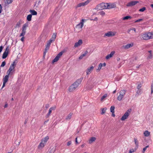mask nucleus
<instances>
[{"label":"nucleus","mask_w":153,"mask_h":153,"mask_svg":"<svg viewBox=\"0 0 153 153\" xmlns=\"http://www.w3.org/2000/svg\"><path fill=\"white\" fill-rule=\"evenodd\" d=\"M28 26V24L27 23H25L23 25L22 27V33L20 34L19 36H22L21 39V40L23 42L24 41V36L26 32V27Z\"/></svg>","instance_id":"obj_1"},{"label":"nucleus","mask_w":153,"mask_h":153,"mask_svg":"<svg viewBox=\"0 0 153 153\" xmlns=\"http://www.w3.org/2000/svg\"><path fill=\"white\" fill-rule=\"evenodd\" d=\"M16 64L15 61H14L10 66L9 70L7 72V74L10 75V74H12L15 71L14 69L16 66Z\"/></svg>","instance_id":"obj_2"},{"label":"nucleus","mask_w":153,"mask_h":153,"mask_svg":"<svg viewBox=\"0 0 153 153\" xmlns=\"http://www.w3.org/2000/svg\"><path fill=\"white\" fill-rule=\"evenodd\" d=\"M105 4L106 3H104L99 4L97 5L95 9L98 10L106 9V5Z\"/></svg>","instance_id":"obj_3"},{"label":"nucleus","mask_w":153,"mask_h":153,"mask_svg":"<svg viewBox=\"0 0 153 153\" xmlns=\"http://www.w3.org/2000/svg\"><path fill=\"white\" fill-rule=\"evenodd\" d=\"M131 111V109L128 110L121 118V120L124 121L127 119Z\"/></svg>","instance_id":"obj_4"},{"label":"nucleus","mask_w":153,"mask_h":153,"mask_svg":"<svg viewBox=\"0 0 153 153\" xmlns=\"http://www.w3.org/2000/svg\"><path fill=\"white\" fill-rule=\"evenodd\" d=\"M126 93V91L125 90H122L119 92V95L117 97L118 100L120 101L123 98L124 95Z\"/></svg>","instance_id":"obj_5"},{"label":"nucleus","mask_w":153,"mask_h":153,"mask_svg":"<svg viewBox=\"0 0 153 153\" xmlns=\"http://www.w3.org/2000/svg\"><path fill=\"white\" fill-rule=\"evenodd\" d=\"M106 9L114 8L116 7L115 3H106Z\"/></svg>","instance_id":"obj_6"},{"label":"nucleus","mask_w":153,"mask_h":153,"mask_svg":"<svg viewBox=\"0 0 153 153\" xmlns=\"http://www.w3.org/2000/svg\"><path fill=\"white\" fill-rule=\"evenodd\" d=\"M91 0H87L86 1L84 2H82L79 3L75 7L76 9L82 6H84L87 5Z\"/></svg>","instance_id":"obj_7"},{"label":"nucleus","mask_w":153,"mask_h":153,"mask_svg":"<svg viewBox=\"0 0 153 153\" xmlns=\"http://www.w3.org/2000/svg\"><path fill=\"white\" fill-rule=\"evenodd\" d=\"M82 78H80L77 79L73 84H72L75 87L76 89L79 86V85L81 83L82 80Z\"/></svg>","instance_id":"obj_8"},{"label":"nucleus","mask_w":153,"mask_h":153,"mask_svg":"<svg viewBox=\"0 0 153 153\" xmlns=\"http://www.w3.org/2000/svg\"><path fill=\"white\" fill-rule=\"evenodd\" d=\"M116 33V32L115 31H110L108 32L107 33H105V34L104 36H107L108 37L110 36H115Z\"/></svg>","instance_id":"obj_9"},{"label":"nucleus","mask_w":153,"mask_h":153,"mask_svg":"<svg viewBox=\"0 0 153 153\" xmlns=\"http://www.w3.org/2000/svg\"><path fill=\"white\" fill-rule=\"evenodd\" d=\"M138 1H132L126 4L127 7H132L139 3Z\"/></svg>","instance_id":"obj_10"},{"label":"nucleus","mask_w":153,"mask_h":153,"mask_svg":"<svg viewBox=\"0 0 153 153\" xmlns=\"http://www.w3.org/2000/svg\"><path fill=\"white\" fill-rule=\"evenodd\" d=\"M85 20L84 19H82L81 21L76 25V27L79 29H82L84 25Z\"/></svg>","instance_id":"obj_11"},{"label":"nucleus","mask_w":153,"mask_h":153,"mask_svg":"<svg viewBox=\"0 0 153 153\" xmlns=\"http://www.w3.org/2000/svg\"><path fill=\"white\" fill-rule=\"evenodd\" d=\"M9 49L8 47H7L6 49L5 52H4L2 55V58L3 59H5L7 56Z\"/></svg>","instance_id":"obj_12"},{"label":"nucleus","mask_w":153,"mask_h":153,"mask_svg":"<svg viewBox=\"0 0 153 153\" xmlns=\"http://www.w3.org/2000/svg\"><path fill=\"white\" fill-rule=\"evenodd\" d=\"M148 53L147 54V59H152L153 58V55L152 53V51L151 50L149 51H148Z\"/></svg>","instance_id":"obj_13"},{"label":"nucleus","mask_w":153,"mask_h":153,"mask_svg":"<svg viewBox=\"0 0 153 153\" xmlns=\"http://www.w3.org/2000/svg\"><path fill=\"white\" fill-rule=\"evenodd\" d=\"M149 33L143 34L142 36L143 39L145 40H148L150 39Z\"/></svg>","instance_id":"obj_14"},{"label":"nucleus","mask_w":153,"mask_h":153,"mask_svg":"<svg viewBox=\"0 0 153 153\" xmlns=\"http://www.w3.org/2000/svg\"><path fill=\"white\" fill-rule=\"evenodd\" d=\"M133 45V44L132 43L130 44H127L125 45H123V47L125 49H128L132 47Z\"/></svg>","instance_id":"obj_15"},{"label":"nucleus","mask_w":153,"mask_h":153,"mask_svg":"<svg viewBox=\"0 0 153 153\" xmlns=\"http://www.w3.org/2000/svg\"><path fill=\"white\" fill-rule=\"evenodd\" d=\"M82 43V40L81 39H79V40L77 42H76L75 43L74 47H77L81 45Z\"/></svg>","instance_id":"obj_16"},{"label":"nucleus","mask_w":153,"mask_h":153,"mask_svg":"<svg viewBox=\"0 0 153 153\" xmlns=\"http://www.w3.org/2000/svg\"><path fill=\"white\" fill-rule=\"evenodd\" d=\"M115 52L114 51H112L111 52L110 54L108 55L105 57V58L107 59H108L112 57L114 54L115 53Z\"/></svg>","instance_id":"obj_17"},{"label":"nucleus","mask_w":153,"mask_h":153,"mask_svg":"<svg viewBox=\"0 0 153 153\" xmlns=\"http://www.w3.org/2000/svg\"><path fill=\"white\" fill-rule=\"evenodd\" d=\"M94 68V67L93 66H91L90 67L88 68L87 70V74H90L91 72L93 70Z\"/></svg>","instance_id":"obj_18"},{"label":"nucleus","mask_w":153,"mask_h":153,"mask_svg":"<svg viewBox=\"0 0 153 153\" xmlns=\"http://www.w3.org/2000/svg\"><path fill=\"white\" fill-rule=\"evenodd\" d=\"M105 66L106 63H100L99 65L98 68L97 69V71L99 70V71H100L102 66L105 67Z\"/></svg>","instance_id":"obj_19"},{"label":"nucleus","mask_w":153,"mask_h":153,"mask_svg":"<svg viewBox=\"0 0 153 153\" xmlns=\"http://www.w3.org/2000/svg\"><path fill=\"white\" fill-rule=\"evenodd\" d=\"M49 139V137L46 136V137H45L44 138H42L41 140V141L44 143H45V144H46V142H47Z\"/></svg>","instance_id":"obj_20"},{"label":"nucleus","mask_w":153,"mask_h":153,"mask_svg":"<svg viewBox=\"0 0 153 153\" xmlns=\"http://www.w3.org/2000/svg\"><path fill=\"white\" fill-rule=\"evenodd\" d=\"M56 108V106H54L53 107H51L49 109V111L48 113H47L50 115L51 114L52 112V110H54Z\"/></svg>","instance_id":"obj_21"},{"label":"nucleus","mask_w":153,"mask_h":153,"mask_svg":"<svg viewBox=\"0 0 153 153\" xmlns=\"http://www.w3.org/2000/svg\"><path fill=\"white\" fill-rule=\"evenodd\" d=\"M75 87L72 84L69 88L68 90L70 92H72L76 90Z\"/></svg>","instance_id":"obj_22"},{"label":"nucleus","mask_w":153,"mask_h":153,"mask_svg":"<svg viewBox=\"0 0 153 153\" xmlns=\"http://www.w3.org/2000/svg\"><path fill=\"white\" fill-rule=\"evenodd\" d=\"M96 140L95 137H91L89 140L88 142L89 144H91L93 142H94Z\"/></svg>","instance_id":"obj_23"},{"label":"nucleus","mask_w":153,"mask_h":153,"mask_svg":"<svg viewBox=\"0 0 153 153\" xmlns=\"http://www.w3.org/2000/svg\"><path fill=\"white\" fill-rule=\"evenodd\" d=\"M150 132L147 130L145 131L143 133L144 136L146 137H149L150 135Z\"/></svg>","instance_id":"obj_24"},{"label":"nucleus","mask_w":153,"mask_h":153,"mask_svg":"<svg viewBox=\"0 0 153 153\" xmlns=\"http://www.w3.org/2000/svg\"><path fill=\"white\" fill-rule=\"evenodd\" d=\"M7 74V75H6L3 78V82L6 83L7 82L9 76V75H8V74Z\"/></svg>","instance_id":"obj_25"},{"label":"nucleus","mask_w":153,"mask_h":153,"mask_svg":"<svg viewBox=\"0 0 153 153\" xmlns=\"http://www.w3.org/2000/svg\"><path fill=\"white\" fill-rule=\"evenodd\" d=\"M45 145V144L41 141V142L38 146V148L39 149L42 148L44 147Z\"/></svg>","instance_id":"obj_26"},{"label":"nucleus","mask_w":153,"mask_h":153,"mask_svg":"<svg viewBox=\"0 0 153 153\" xmlns=\"http://www.w3.org/2000/svg\"><path fill=\"white\" fill-rule=\"evenodd\" d=\"M88 53V51H86L83 54H82V55H81L79 57V59H82L83 57L85 56L86 54H87V53Z\"/></svg>","instance_id":"obj_27"},{"label":"nucleus","mask_w":153,"mask_h":153,"mask_svg":"<svg viewBox=\"0 0 153 153\" xmlns=\"http://www.w3.org/2000/svg\"><path fill=\"white\" fill-rule=\"evenodd\" d=\"M72 115L73 113H70L66 118V120H68L70 119L71 118V116Z\"/></svg>","instance_id":"obj_28"},{"label":"nucleus","mask_w":153,"mask_h":153,"mask_svg":"<svg viewBox=\"0 0 153 153\" xmlns=\"http://www.w3.org/2000/svg\"><path fill=\"white\" fill-rule=\"evenodd\" d=\"M30 12L31 13V15H36L37 14V12L34 10H30Z\"/></svg>","instance_id":"obj_29"},{"label":"nucleus","mask_w":153,"mask_h":153,"mask_svg":"<svg viewBox=\"0 0 153 153\" xmlns=\"http://www.w3.org/2000/svg\"><path fill=\"white\" fill-rule=\"evenodd\" d=\"M134 140L135 145L137 147H138L139 144V142L137 139L136 138H134Z\"/></svg>","instance_id":"obj_30"},{"label":"nucleus","mask_w":153,"mask_h":153,"mask_svg":"<svg viewBox=\"0 0 153 153\" xmlns=\"http://www.w3.org/2000/svg\"><path fill=\"white\" fill-rule=\"evenodd\" d=\"M32 15L31 14H29L27 15V20L29 21H30L31 20Z\"/></svg>","instance_id":"obj_31"},{"label":"nucleus","mask_w":153,"mask_h":153,"mask_svg":"<svg viewBox=\"0 0 153 153\" xmlns=\"http://www.w3.org/2000/svg\"><path fill=\"white\" fill-rule=\"evenodd\" d=\"M131 31H134V32L135 33H136V29L134 28H131L130 29L128 30V33H130Z\"/></svg>","instance_id":"obj_32"},{"label":"nucleus","mask_w":153,"mask_h":153,"mask_svg":"<svg viewBox=\"0 0 153 153\" xmlns=\"http://www.w3.org/2000/svg\"><path fill=\"white\" fill-rule=\"evenodd\" d=\"M142 86V85L141 84H140L138 85L137 86V88L138 89V90L137 91V94H139L140 93V88H141V87Z\"/></svg>","instance_id":"obj_33"},{"label":"nucleus","mask_w":153,"mask_h":153,"mask_svg":"<svg viewBox=\"0 0 153 153\" xmlns=\"http://www.w3.org/2000/svg\"><path fill=\"white\" fill-rule=\"evenodd\" d=\"M21 24V21H19L18 22H17L15 28H18L20 26V25Z\"/></svg>","instance_id":"obj_34"},{"label":"nucleus","mask_w":153,"mask_h":153,"mask_svg":"<svg viewBox=\"0 0 153 153\" xmlns=\"http://www.w3.org/2000/svg\"><path fill=\"white\" fill-rule=\"evenodd\" d=\"M131 17L130 16H125L124 17H123V20H127L128 19H131Z\"/></svg>","instance_id":"obj_35"},{"label":"nucleus","mask_w":153,"mask_h":153,"mask_svg":"<svg viewBox=\"0 0 153 153\" xmlns=\"http://www.w3.org/2000/svg\"><path fill=\"white\" fill-rule=\"evenodd\" d=\"M149 33L150 39H153V32H149Z\"/></svg>","instance_id":"obj_36"},{"label":"nucleus","mask_w":153,"mask_h":153,"mask_svg":"<svg viewBox=\"0 0 153 153\" xmlns=\"http://www.w3.org/2000/svg\"><path fill=\"white\" fill-rule=\"evenodd\" d=\"M59 58L57 56L55 57V58L53 59V60L52 61V62L53 63L57 62L59 59Z\"/></svg>","instance_id":"obj_37"},{"label":"nucleus","mask_w":153,"mask_h":153,"mask_svg":"<svg viewBox=\"0 0 153 153\" xmlns=\"http://www.w3.org/2000/svg\"><path fill=\"white\" fill-rule=\"evenodd\" d=\"M115 107L114 106H111L110 108V111L112 113H114Z\"/></svg>","instance_id":"obj_38"},{"label":"nucleus","mask_w":153,"mask_h":153,"mask_svg":"<svg viewBox=\"0 0 153 153\" xmlns=\"http://www.w3.org/2000/svg\"><path fill=\"white\" fill-rule=\"evenodd\" d=\"M107 94H105L103 96H102V97H101V101H102L105 98L107 97Z\"/></svg>","instance_id":"obj_39"},{"label":"nucleus","mask_w":153,"mask_h":153,"mask_svg":"<svg viewBox=\"0 0 153 153\" xmlns=\"http://www.w3.org/2000/svg\"><path fill=\"white\" fill-rule=\"evenodd\" d=\"M64 52L63 51H62L59 52L57 55V56H58L59 58H60V57L62 55Z\"/></svg>","instance_id":"obj_40"},{"label":"nucleus","mask_w":153,"mask_h":153,"mask_svg":"<svg viewBox=\"0 0 153 153\" xmlns=\"http://www.w3.org/2000/svg\"><path fill=\"white\" fill-rule=\"evenodd\" d=\"M146 7H144L139 10V11L140 12H143L146 10Z\"/></svg>","instance_id":"obj_41"},{"label":"nucleus","mask_w":153,"mask_h":153,"mask_svg":"<svg viewBox=\"0 0 153 153\" xmlns=\"http://www.w3.org/2000/svg\"><path fill=\"white\" fill-rule=\"evenodd\" d=\"M45 47V50L48 51L49 50L50 46L48 45H46Z\"/></svg>","instance_id":"obj_42"},{"label":"nucleus","mask_w":153,"mask_h":153,"mask_svg":"<svg viewBox=\"0 0 153 153\" xmlns=\"http://www.w3.org/2000/svg\"><path fill=\"white\" fill-rule=\"evenodd\" d=\"M106 110V108H102V112L101 113V114H104L105 113Z\"/></svg>","instance_id":"obj_43"},{"label":"nucleus","mask_w":153,"mask_h":153,"mask_svg":"<svg viewBox=\"0 0 153 153\" xmlns=\"http://www.w3.org/2000/svg\"><path fill=\"white\" fill-rule=\"evenodd\" d=\"M149 147V146L148 145V146H146V147H145L143 149L142 152L143 153H144L145 152V151L146 150L147 148Z\"/></svg>","instance_id":"obj_44"},{"label":"nucleus","mask_w":153,"mask_h":153,"mask_svg":"<svg viewBox=\"0 0 153 153\" xmlns=\"http://www.w3.org/2000/svg\"><path fill=\"white\" fill-rule=\"evenodd\" d=\"M99 13L102 16H104L105 14V13L103 11H100Z\"/></svg>","instance_id":"obj_45"},{"label":"nucleus","mask_w":153,"mask_h":153,"mask_svg":"<svg viewBox=\"0 0 153 153\" xmlns=\"http://www.w3.org/2000/svg\"><path fill=\"white\" fill-rule=\"evenodd\" d=\"M52 42L50 40H49L48 42H47V44L46 45H48V46H50V45H51V43Z\"/></svg>","instance_id":"obj_46"},{"label":"nucleus","mask_w":153,"mask_h":153,"mask_svg":"<svg viewBox=\"0 0 153 153\" xmlns=\"http://www.w3.org/2000/svg\"><path fill=\"white\" fill-rule=\"evenodd\" d=\"M5 65H6L5 62V61H3L2 62L1 64V67H3Z\"/></svg>","instance_id":"obj_47"},{"label":"nucleus","mask_w":153,"mask_h":153,"mask_svg":"<svg viewBox=\"0 0 153 153\" xmlns=\"http://www.w3.org/2000/svg\"><path fill=\"white\" fill-rule=\"evenodd\" d=\"M135 151V150L134 149H132L129 150L128 153H132V152H134Z\"/></svg>","instance_id":"obj_48"},{"label":"nucleus","mask_w":153,"mask_h":153,"mask_svg":"<svg viewBox=\"0 0 153 153\" xmlns=\"http://www.w3.org/2000/svg\"><path fill=\"white\" fill-rule=\"evenodd\" d=\"M143 19H137V20L135 21V22H134L135 23H136V22H140L141 21H143Z\"/></svg>","instance_id":"obj_49"},{"label":"nucleus","mask_w":153,"mask_h":153,"mask_svg":"<svg viewBox=\"0 0 153 153\" xmlns=\"http://www.w3.org/2000/svg\"><path fill=\"white\" fill-rule=\"evenodd\" d=\"M2 7L1 4H0V14L1 13L2 11Z\"/></svg>","instance_id":"obj_50"},{"label":"nucleus","mask_w":153,"mask_h":153,"mask_svg":"<svg viewBox=\"0 0 153 153\" xmlns=\"http://www.w3.org/2000/svg\"><path fill=\"white\" fill-rule=\"evenodd\" d=\"M71 141H69L67 143V146H69L71 144Z\"/></svg>","instance_id":"obj_51"},{"label":"nucleus","mask_w":153,"mask_h":153,"mask_svg":"<svg viewBox=\"0 0 153 153\" xmlns=\"http://www.w3.org/2000/svg\"><path fill=\"white\" fill-rule=\"evenodd\" d=\"M50 106L49 104H47L45 106V107L46 108H48Z\"/></svg>","instance_id":"obj_52"},{"label":"nucleus","mask_w":153,"mask_h":153,"mask_svg":"<svg viewBox=\"0 0 153 153\" xmlns=\"http://www.w3.org/2000/svg\"><path fill=\"white\" fill-rule=\"evenodd\" d=\"M55 39L53 37H51V38L49 40H51L52 42L54 41L55 40Z\"/></svg>","instance_id":"obj_53"},{"label":"nucleus","mask_w":153,"mask_h":153,"mask_svg":"<svg viewBox=\"0 0 153 153\" xmlns=\"http://www.w3.org/2000/svg\"><path fill=\"white\" fill-rule=\"evenodd\" d=\"M56 34H55L54 33L53 35L52 36V37H53L54 38V39H56Z\"/></svg>","instance_id":"obj_54"},{"label":"nucleus","mask_w":153,"mask_h":153,"mask_svg":"<svg viewBox=\"0 0 153 153\" xmlns=\"http://www.w3.org/2000/svg\"><path fill=\"white\" fill-rule=\"evenodd\" d=\"M47 52V51H46L45 50L44 51V53H43V56L44 57L45 56L46 53Z\"/></svg>","instance_id":"obj_55"},{"label":"nucleus","mask_w":153,"mask_h":153,"mask_svg":"<svg viewBox=\"0 0 153 153\" xmlns=\"http://www.w3.org/2000/svg\"><path fill=\"white\" fill-rule=\"evenodd\" d=\"M6 83V82H3V85L1 89L3 88L5 86Z\"/></svg>","instance_id":"obj_56"},{"label":"nucleus","mask_w":153,"mask_h":153,"mask_svg":"<svg viewBox=\"0 0 153 153\" xmlns=\"http://www.w3.org/2000/svg\"><path fill=\"white\" fill-rule=\"evenodd\" d=\"M3 48V47L2 46H1L0 47V53L1 52V51H2V50Z\"/></svg>","instance_id":"obj_57"},{"label":"nucleus","mask_w":153,"mask_h":153,"mask_svg":"<svg viewBox=\"0 0 153 153\" xmlns=\"http://www.w3.org/2000/svg\"><path fill=\"white\" fill-rule=\"evenodd\" d=\"M49 120H46L44 122V125H46V124L48 122Z\"/></svg>","instance_id":"obj_58"},{"label":"nucleus","mask_w":153,"mask_h":153,"mask_svg":"<svg viewBox=\"0 0 153 153\" xmlns=\"http://www.w3.org/2000/svg\"><path fill=\"white\" fill-rule=\"evenodd\" d=\"M8 0V1L7 2L8 4L11 3L12 2V0Z\"/></svg>","instance_id":"obj_59"},{"label":"nucleus","mask_w":153,"mask_h":153,"mask_svg":"<svg viewBox=\"0 0 153 153\" xmlns=\"http://www.w3.org/2000/svg\"><path fill=\"white\" fill-rule=\"evenodd\" d=\"M85 143H84V144L82 145H81V147L82 148H83V147H84L85 146Z\"/></svg>","instance_id":"obj_60"},{"label":"nucleus","mask_w":153,"mask_h":153,"mask_svg":"<svg viewBox=\"0 0 153 153\" xmlns=\"http://www.w3.org/2000/svg\"><path fill=\"white\" fill-rule=\"evenodd\" d=\"M50 115V114H47L46 115V118H48L49 116Z\"/></svg>","instance_id":"obj_61"},{"label":"nucleus","mask_w":153,"mask_h":153,"mask_svg":"<svg viewBox=\"0 0 153 153\" xmlns=\"http://www.w3.org/2000/svg\"><path fill=\"white\" fill-rule=\"evenodd\" d=\"M27 120H25L24 122V124H26L27 123Z\"/></svg>","instance_id":"obj_62"},{"label":"nucleus","mask_w":153,"mask_h":153,"mask_svg":"<svg viewBox=\"0 0 153 153\" xmlns=\"http://www.w3.org/2000/svg\"><path fill=\"white\" fill-rule=\"evenodd\" d=\"M7 104H5V105H4V108H6L7 107Z\"/></svg>","instance_id":"obj_63"},{"label":"nucleus","mask_w":153,"mask_h":153,"mask_svg":"<svg viewBox=\"0 0 153 153\" xmlns=\"http://www.w3.org/2000/svg\"><path fill=\"white\" fill-rule=\"evenodd\" d=\"M112 116L113 117H114L115 116V115L114 113H112Z\"/></svg>","instance_id":"obj_64"}]
</instances>
